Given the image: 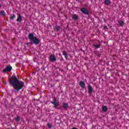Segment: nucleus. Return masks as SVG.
<instances>
[{
    "label": "nucleus",
    "mask_w": 129,
    "mask_h": 129,
    "mask_svg": "<svg viewBox=\"0 0 129 129\" xmlns=\"http://www.w3.org/2000/svg\"><path fill=\"white\" fill-rule=\"evenodd\" d=\"M10 84L12 85L15 90L19 91L20 89H22L25 85L23 82H21L19 79L15 75L12 76L11 79L9 81Z\"/></svg>",
    "instance_id": "1"
},
{
    "label": "nucleus",
    "mask_w": 129,
    "mask_h": 129,
    "mask_svg": "<svg viewBox=\"0 0 129 129\" xmlns=\"http://www.w3.org/2000/svg\"><path fill=\"white\" fill-rule=\"evenodd\" d=\"M28 38L30 41H32L30 42V44H35V45H38V44H39L40 43V40H39V39H38L37 37L34 36L33 33H30L28 35Z\"/></svg>",
    "instance_id": "2"
},
{
    "label": "nucleus",
    "mask_w": 129,
    "mask_h": 129,
    "mask_svg": "<svg viewBox=\"0 0 129 129\" xmlns=\"http://www.w3.org/2000/svg\"><path fill=\"white\" fill-rule=\"evenodd\" d=\"M53 101L51 102V103L54 105V107H58L59 105V101L57 100L55 97H53Z\"/></svg>",
    "instance_id": "3"
},
{
    "label": "nucleus",
    "mask_w": 129,
    "mask_h": 129,
    "mask_svg": "<svg viewBox=\"0 0 129 129\" xmlns=\"http://www.w3.org/2000/svg\"><path fill=\"white\" fill-rule=\"evenodd\" d=\"M81 12H82V13H83L84 15L89 14V12L88 11V10H86V9H85V8L81 9Z\"/></svg>",
    "instance_id": "4"
},
{
    "label": "nucleus",
    "mask_w": 129,
    "mask_h": 129,
    "mask_svg": "<svg viewBox=\"0 0 129 129\" xmlns=\"http://www.w3.org/2000/svg\"><path fill=\"white\" fill-rule=\"evenodd\" d=\"M12 69H13V68L11 66H8L6 67V69L3 70V72H8L9 71H12Z\"/></svg>",
    "instance_id": "5"
},
{
    "label": "nucleus",
    "mask_w": 129,
    "mask_h": 129,
    "mask_svg": "<svg viewBox=\"0 0 129 129\" xmlns=\"http://www.w3.org/2000/svg\"><path fill=\"white\" fill-rule=\"evenodd\" d=\"M50 59L51 62H55V61L56 60V56L54 55H51Z\"/></svg>",
    "instance_id": "6"
},
{
    "label": "nucleus",
    "mask_w": 129,
    "mask_h": 129,
    "mask_svg": "<svg viewBox=\"0 0 129 129\" xmlns=\"http://www.w3.org/2000/svg\"><path fill=\"white\" fill-rule=\"evenodd\" d=\"M88 92L89 93H92L93 91V89H92V86H91V85H89L88 86Z\"/></svg>",
    "instance_id": "7"
},
{
    "label": "nucleus",
    "mask_w": 129,
    "mask_h": 129,
    "mask_svg": "<svg viewBox=\"0 0 129 129\" xmlns=\"http://www.w3.org/2000/svg\"><path fill=\"white\" fill-rule=\"evenodd\" d=\"M17 15L18 17L17 19V22H21L22 21V16L19 14H17Z\"/></svg>",
    "instance_id": "8"
},
{
    "label": "nucleus",
    "mask_w": 129,
    "mask_h": 129,
    "mask_svg": "<svg viewBox=\"0 0 129 129\" xmlns=\"http://www.w3.org/2000/svg\"><path fill=\"white\" fill-rule=\"evenodd\" d=\"M80 86H81V87H82V88H84L85 87V83H84V82L81 81L80 82Z\"/></svg>",
    "instance_id": "9"
},
{
    "label": "nucleus",
    "mask_w": 129,
    "mask_h": 129,
    "mask_svg": "<svg viewBox=\"0 0 129 129\" xmlns=\"http://www.w3.org/2000/svg\"><path fill=\"white\" fill-rule=\"evenodd\" d=\"M104 4H105V5H106V6L110 5V0H105Z\"/></svg>",
    "instance_id": "10"
},
{
    "label": "nucleus",
    "mask_w": 129,
    "mask_h": 129,
    "mask_svg": "<svg viewBox=\"0 0 129 129\" xmlns=\"http://www.w3.org/2000/svg\"><path fill=\"white\" fill-rule=\"evenodd\" d=\"M118 24L120 27H122L124 24V22H123V21L121 20V21H118Z\"/></svg>",
    "instance_id": "11"
},
{
    "label": "nucleus",
    "mask_w": 129,
    "mask_h": 129,
    "mask_svg": "<svg viewBox=\"0 0 129 129\" xmlns=\"http://www.w3.org/2000/svg\"><path fill=\"white\" fill-rule=\"evenodd\" d=\"M61 27H60V26L58 25L55 26V27H54V30H56L57 32H58V31H59Z\"/></svg>",
    "instance_id": "12"
},
{
    "label": "nucleus",
    "mask_w": 129,
    "mask_h": 129,
    "mask_svg": "<svg viewBox=\"0 0 129 129\" xmlns=\"http://www.w3.org/2000/svg\"><path fill=\"white\" fill-rule=\"evenodd\" d=\"M102 110L104 112H106V111H107V107L105 106H103L102 107Z\"/></svg>",
    "instance_id": "13"
},
{
    "label": "nucleus",
    "mask_w": 129,
    "mask_h": 129,
    "mask_svg": "<svg viewBox=\"0 0 129 129\" xmlns=\"http://www.w3.org/2000/svg\"><path fill=\"white\" fill-rule=\"evenodd\" d=\"M63 107L64 108V109H67V108H68V103H63Z\"/></svg>",
    "instance_id": "14"
},
{
    "label": "nucleus",
    "mask_w": 129,
    "mask_h": 129,
    "mask_svg": "<svg viewBox=\"0 0 129 129\" xmlns=\"http://www.w3.org/2000/svg\"><path fill=\"white\" fill-rule=\"evenodd\" d=\"M73 19L74 20H77V19H78V16L75 14H74V15H73Z\"/></svg>",
    "instance_id": "15"
},
{
    "label": "nucleus",
    "mask_w": 129,
    "mask_h": 129,
    "mask_svg": "<svg viewBox=\"0 0 129 129\" xmlns=\"http://www.w3.org/2000/svg\"><path fill=\"white\" fill-rule=\"evenodd\" d=\"M94 47H95V48H100V44H94Z\"/></svg>",
    "instance_id": "16"
},
{
    "label": "nucleus",
    "mask_w": 129,
    "mask_h": 129,
    "mask_svg": "<svg viewBox=\"0 0 129 129\" xmlns=\"http://www.w3.org/2000/svg\"><path fill=\"white\" fill-rule=\"evenodd\" d=\"M63 55H64L66 59H67V56H68V54L66 52V51L63 52Z\"/></svg>",
    "instance_id": "17"
},
{
    "label": "nucleus",
    "mask_w": 129,
    "mask_h": 129,
    "mask_svg": "<svg viewBox=\"0 0 129 129\" xmlns=\"http://www.w3.org/2000/svg\"><path fill=\"white\" fill-rule=\"evenodd\" d=\"M15 120L16 121L19 122L20 121V120H21V118H20V117L17 116Z\"/></svg>",
    "instance_id": "18"
},
{
    "label": "nucleus",
    "mask_w": 129,
    "mask_h": 129,
    "mask_svg": "<svg viewBox=\"0 0 129 129\" xmlns=\"http://www.w3.org/2000/svg\"><path fill=\"white\" fill-rule=\"evenodd\" d=\"M16 18V15H13L12 16H11V20H14V19H15Z\"/></svg>",
    "instance_id": "19"
},
{
    "label": "nucleus",
    "mask_w": 129,
    "mask_h": 129,
    "mask_svg": "<svg viewBox=\"0 0 129 129\" xmlns=\"http://www.w3.org/2000/svg\"><path fill=\"white\" fill-rule=\"evenodd\" d=\"M1 14L2 16H5L6 15V12H5V11H1Z\"/></svg>",
    "instance_id": "20"
},
{
    "label": "nucleus",
    "mask_w": 129,
    "mask_h": 129,
    "mask_svg": "<svg viewBox=\"0 0 129 129\" xmlns=\"http://www.w3.org/2000/svg\"><path fill=\"white\" fill-rule=\"evenodd\" d=\"M47 126L49 128H51V127H52V125L50 124V123H48Z\"/></svg>",
    "instance_id": "21"
},
{
    "label": "nucleus",
    "mask_w": 129,
    "mask_h": 129,
    "mask_svg": "<svg viewBox=\"0 0 129 129\" xmlns=\"http://www.w3.org/2000/svg\"><path fill=\"white\" fill-rule=\"evenodd\" d=\"M104 29L105 30H107V27L106 26H104Z\"/></svg>",
    "instance_id": "22"
},
{
    "label": "nucleus",
    "mask_w": 129,
    "mask_h": 129,
    "mask_svg": "<svg viewBox=\"0 0 129 129\" xmlns=\"http://www.w3.org/2000/svg\"><path fill=\"white\" fill-rule=\"evenodd\" d=\"M2 7V5L0 4V8H1Z\"/></svg>",
    "instance_id": "23"
}]
</instances>
